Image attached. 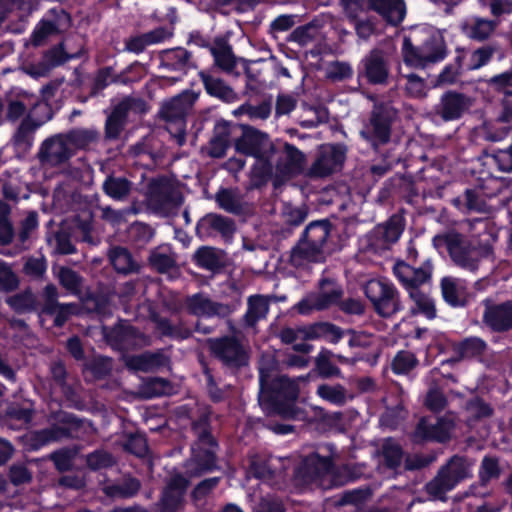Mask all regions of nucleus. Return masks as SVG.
Wrapping results in <instances>:
<instances>
[{
    "mask_svg": "<svg viewBox=\"0 0 512 512\" xmlns=\"http://www.w3.org/2000/svg\"><path fill=\"white\" fill-rule=\"evenodd\" d=\"M466 226L468 238L452 230L436 235L433 245L437 249H446L456 266L474 273L483 259L492 257L493 234L487 219L468 220Z\"/></svg>",
    "mask_w": 512,
    "mask_h": 512,
    "instance_id": "nucleus-1",
    "label": "nucleus"
},
{
    "mask_svg": "<svg viewBox=\"0 0 512 512\" xmlns=\"http://www.w3.org/2000/svg\"><path fill=\"white\" fill-rule=\"evenodd\" d=\"M238 152L255 158L251 170L254 182L263 180L270 173L271 167L267 164L269 155L273 152L274 145L268 135L251 127H244L242 135L235 141Z\"/></svg>",
    "mask_w": 512,
    "mask_h": 512,
    "instance_id": "nucleus-2",
    "label": "nucleus"
},
{
    "mask_svg": "<svg viewBox=\"0 0 512 512\" xmlns=\"http://www.w3.org/2000/svg\"><path fill=\"white\" fill-rule=\"evenodd\" d=\"M305 163V155L295 146L285 143L282 150L273 148L267 164L271 167L270 173L263 177L262 181L256 180L257 185L273 180L275 186H279L293 176L299 174Z\"/></svg>",
    "mask_w": 512,
    "mask_h": 512,
    "instance_id": "nucleus-3",
    "label": "nucleus"
},
{
    "mask_svg": "<svg viewBox=\"0 0 512 512\" xmlns=\"http://www.w3.org/2000/svg\"><path fill=\"white\" fill-rule=\"evenodd\" d=\"M196 99L197 95L195 93L184 92L164 102L161 107L160 114L166 121V128L176 139L178 145L185 143V117L191 111Z\"/></svg>",
    "mask_w": 512,
    "mask_h": 512,
    "instance_id": "nucleus-4",
    "label": "nucleus"
},
{
    "mask_svg": "<svg viewBox=\"0 0 512 512\" xmlns=\"http://www.w3.org/2000/svg\"><path fill=\"white\" fill-rule=\"evenodd\" d=\"M472 463L463 457L454 456L443 466L437 476L426 485L429 495L444 499L445 494L459 482L471 477Z\"/></svg>",
    "mask_w": 512,
    "mask_h": 512,
    "instance_id": "nucleus-5",
    "label": "nucleus"
},
{
    "mask_svg": "<svg viewBox=\"0 0 512 512\" xmlns=\"http://www.w3.org/2000/svg\"><path fill=\"white\" fill-rule=\"evenodd\" d=\"M306 381L305 377H300L297 380L289 379L285 376H280L275 379L267 388V392L271 395V408L263 409L267 414H279L286 418H293L296 416L294 401L299 394V382Z\"/></svg>",
    "mask_w": 512,
    "mask_h": 512,
    "instance_id": "nucleus-6",
    "label": "nucleus"
},
{
    "mask_svg": "<svg viewBox=\"0 0 512 512\" xmlns=\"http://www.w3.org/2000/svg\"><path fill=\"white\" fill-rule=\"evenodd\" d=\"M364 292L375 311L383 317H389L401 310L398 291L386 279L369 280L364 286Z\"/></svg>",
    "mask_w": 512,
    "mask_h": 512,
    "instance_id": "nucleus-7",
    "label": "nucleus"
},
{
    "mask_svg": "<svg viewBox=\"0 0 512 512\" xmlns=\"http://www.w3.org/2000/svg\"><path fill=\"white\" fill-rule=\"evenodd\" d=\"M346 158V148L339 144H324L309 169V176L323 178L341 170Z\"/></svg>",
    "mask_w": 512,
    "mask_h": 512,
    "instance_id": "nucleus-8",
    "label": "nucleus"
},
{
    "mask_svg": "<svg viewBox=\"0 0 512 512\" xmlns=\"http://www.w3.org/2000/svg\"><path fill=\"white\" fill-rule=\"evenodd\" d=\"M343 291L339 285L332 280H322L319 291L310 293L298 304L297 309L301 314H308L313 310H322L330 305L339 303Z\"/></svg>",
    "mask_w": 512,
    "mask_h": 512,
    "instance_id": "nucleus-9",
    "label": "nucleus"
},
{
    "mask_svg": "<svg viewBox=\"0 0 512 512\" xmlns=\"http://www.w3.org/2000/svg\"><path fill=\"white\" fill-rule=\"evenodd\" d=\"M210 349L224 365L236 369L248 363L246 349L234 337H221L209 340Z\"/></svg>",
    "mask_w": 512,
    "mask_h": 512,
    "instance_id": "nucleus-10",
    "label": "nucleus"
},
{
    "mask_svg": "<svg viewBox=\"0 0 512 512\" xmlns=\"http://www.w3.org/2000/svg\"><path fill=\"white\" fill-rule=\"evenodd\" d=\"M184 308L189 314L203 318H223L232 312L228 304L214 301L203 292L187 296L184 300Z\"/></svg>",
    "mask_w": 512,
    "mask_h": 512,
    "instance_id": "nucleus-11",
    "label": "nucleus"
},
{
    "mask_svg": "<svg viewBox=\"0 0 512 512\" xmlns=\"http://www.w3.org/2000/svg\"><path fill=\"white\" fill-rule=\"evenodd\" d=\"M472 106V99L453 90L446 91L435 106V114L442 120L454 121L460 119Z\"/></svg>",
    "mask_w": 512,
    "mask_h": 512,
    "instance_id": "nucleus-12",
    "label": "nucleus"
},
{
    "mask_svg": "<svg viewBox=\"0 0 512 512\" xmlns=\"http://www.w3.org/2000/svg\"><path fill=\"white\" fill-rule=\"evenodd\" d=\"M38 155L42 164L54 167L68 161L74 153L67 137L58 134L42 143Z\"/></svg>",
    "mask_w": 512,
    "mask_h": 512,
    "instance_id": "nucleus-13",
    "label": "nucleus"
},
{
    "mask_svg": "<svg viewBox=\"0 0 512 512\" xmlns=\"http://www.w3.org/2000/svg\"><path fill=\"white\" fill-rule=\"evenodd\" d=\"M393 270L397 279L410 292V289H418L430 280L433 265L430 260H427L416 269L404 262H399L395 264Z\"/></svg>",
    "mask_w": 512,
    "mask_h": 512,
    "instance_id": "nucleus-14",
    "label": "nucleus"
},
{
    "mask_svg": "<svg viewBox=\"0 0 512 512\" xmlns=\"http://www.w3.org/2000/svg\"><path fill=\"white\" fill-rule=\"evenodd\" d=\"M102 334L107 343L120 350L130 349L146 344V339L133 327L126 324H120L113 329L103 327Z\"/></svg>",
    "mask_w": 512,
    "mask_h": 512,
    "instance_id": "nucleus-15",
    "label": "nucleus"
},
{
    "mask_svg": "<svg viewBox=\"0 0 512 512\" xmlns=\"http://www.w3.org/2000/svg\"><path fill=\"white\" fill-rule=\"evenodd\" d=\"M361 135L373 146L384 144L390 137V116L383 108L376 107L372 113L370 123Z\"/></svg>",
    "mask_w": 512,
    "mask_h": 512,
    "instance_id": "nucleus-16",
    "label": "nucleus"
},
{
    "mask_svg": "<svg viewBox=\"0 0 512 512\" xmlns=\"http://www.w3.org/2000/svg\"><path fill=\"white\" fill-rule=\"evenodd\" d=\"M483 322L494 331H506L512 328V302L502 304L485 303Z\"/></svg>",
    "mask_w": 512,
    "mask_h": 512,
    "instance_id": "nucleus-17",
    "label": "nucleus"
},
{
    "mask_svg": "<svg viewBox=\"0 0 512 512\" xmlns=\"http://www.w3.org/2000/svg\"><path fill=\"white\" fill-rule=\"evenodd\" d=\"M259 381H260V393H259V404L263 409H270L272 400L271 395L267 392V388L270 384L279 378L277 374V362L273 355H263L259 362Z\"/></svg>",
    "mask_w": 512,
    "mask_h": 512,
    "instance_id": "nucleus-18",
    "label": "nucleus"
},
{
    "mask_svg": "<svg viewBox=\"0 0 512 512\" xmlns=\"http://www.w3.org/2000/svg\"><path fill=\"white\" fill-rule=\"evenodd\" d=\"M326 258V249L310 244L303 238L291 249L289 262L296 268L307 267L311 263H319Z\"/></svg>",
    "mask_w": 512,
    "mask_h": 512,
    "instance_id": "nucleus-19",
    "label": "nucleus"
},
{
    "mask_svg": "<svg viewBox=\"0 0 512 512\" xmlns=\"http://www.w3.org/2000/svg\"><path fill=\"white\" fill-rule=\"evenodd\" d=\"M454 425V419L451 416L439 419L435 425L423 419L416 428L415 437L420 440L445 441L450 437Z\"/></svg>",
    "mask_w": 512,
    "mask_h": 512,
    "instance_id": "nucleus-20",
    "label": "nucleus"
},
{
    "mask_svg": "<svg viewBox=\"0 0 512 512\" xmlns=\"http://www.w3.org/2000/svg\"><path fill=\"white\" fill-rule=\"evenodd\" d=\"M188 480L181 475L171 477L162 498L161 512H175L182 503Z\"/></svg>",
    "mask_w": 512,
    "mask_h": 512,
    "instance_id": "nucleus-21",
    "label": "nucleus"
},
{
    "mask_svg": "<svg viewBox=\"0 0 512 512\" xmlns=\"http://www.w3.org/2000/svg\"><path fill=\"white\" fill-rule=\"evenodd\" d=\"M367 7L377 12L387 22L399 24L405 16V4L403 0H366Z\"/></svg>",
    "mask_w": 512,
    "mask_h": 512,
    "instance_id": "nucleus-22",
    "label": "nucleus"
},
{
    "mask_svg": "<svg viewBox=\"0 0 512 512\" xmlns=\"http://www.w3.org/2000/svg\"><path fill=\"white\" fill-rule=\"evenodd\" d=\"M46 303L43 306V312L55 315V324L57 326L63 325L67 316L76 312V306L73 304H60L56 301L57 289L53 285H48L45 288Z\"/></svg>",
    "mask_w": 512,
    "mask_h": 512,
    "instance_id": "nucleus-23",
    "label": "nucleus"
},
{
    "mask_svg": "<svg viewBox=\"0 0 512 512\" xmlns=\"http://www.w3.org/2000/svg\"><path fill=\"white\" fill-rule=\"evenodd\" d=\"M363 64L365 67L366 77L370 82H385L388 76V71L383 56L379 51H372L367 57H365Z\"/></svg>",
    "mask_w": 512,
    "mask_h": 512,
    "instance_id": "nucleus-24",
    "label": "nucleus"
},
{
    "mask_svg": "<svg viewBox=\"0 0 512 512\" xmlns=\"http://www.w3.org/2000/svg\"><path fill=\"white\" fill-rule=\"evenodd\" d=\"M269 310L268 298L262 295H253L248 298L247 311L244 315L245 325L254 327L258 321L264 319Z\"/></svg>",
    "mask_w": 512,
    "mask_h": 512,
    "instance_id": "nucleus-25",
    "label": "nucleus"
},
{
    "mask_svg": "<svg viewBox=\"0 0 512 512\" xmlns=\"http://www.w3.org/2000/svg\"><path fill=\"white\" fill-rule=\"evenodd\" d=\"M443 298L452 306L463 304L465 298V282L454 277H444L441 280Z\"/></svg>",
    "mask_w": 512,
    "mask_h": 512,
    "instance_id": "nucleus-26",
    "label": "nucleus"
},
{
    "mask_svg": "<svg viewBox=\"0 0 512 512\" xmlns=\"http://www.w3.org/2000/svg\"><path fill=\"white\" fill-rule=\"evenodd\" d=\"M497 25L496 21L473 17L463 24V31L470 38L484 40L494 32Z\"/></svg>",
    "mask_w": 512,
    "mask_h": 512,
    "instance_id": "nucleus-27",
    "label": "nucleus"
},
{
    "mask_svg": "<svg viewBox=\"0 0 512 512\" xmlns=\"http://www.w3.org/2000/svg\"><path fill=\"white\" fill-rule=\"evenodd\" d=\"M332 469L331 460L318 455L307 457L303 463V473L311 480L330 474Z\"/></svg>",
    "mask_w": 512,
    "mask_h": 512,
    "instance_id": "nucleus-28",
    "label": "nucleus"
},
{
    "mask_svg": "<svg viewBox=\"0 0 512 512\" xmlns=\"http://www.w3.org/2000/svg\"><path fill=\"white\" fill-rule=\"evenodd\" d=\"M330 234V224L321 220L310 223L304 230L302 238L310 244L326 249V241Z\"/></svg>",
    "mask_w": 512,
    "mask_h": 512,
    "instance_id": "nucleus-29",
    "label": "nucleus"
},
{
    "mask_svg": "<svg viewBox=\"0 0 512 512\" xmlns=\"http://www.w3.org/2000/svg\"><path fill=\"white\" fill-rule=\"evenodd\" d=\"M166 363V358L160 353H144L127 358L126 365L133 370L150 371Z\"/></svg>",
    "mask_w": 512,
    "mask_h": 512,
    "instance_id": "nucleus-30",
    "label": "nucleus"
},
{
    "mask_svg": "<svg viewBox=\"0 0 512 512\" xmlns=\"http://www.w3.org/2000/svg\"><path fill=\"white\" fill-rule=\"evenodd\" d=\"M130 100H123L113 110L106 122V135L109 138H116L125 121L126 114L130 108Z\"/></svg>",
    "mask_w": 512,
    "mask_h": 512,
    "instance_id": "nucleus-31",
    "label": "nucleus"
},
{
    "mask_svg": "<svg viewBox=\"0 0 512 512\" xmlns=\"http://www.w3.org/2000/svg\"><path fill=\"white\" fill-rule=\"evenodd\" d=\"M214 57L215 64L226 72H231L235 65L236 59L232 53L231 47L224 41L216 42L210 49Z\"/></svg>",
    "mask_w": 512,
    "mask_h": 512,
    "instance_id": "nucleus-32",
    "label": "nucleus"
},
{
    "mask_svg": "<svg viewBox=\"0 0 512 512\" xmlns=\"http://www.w3.org/2000/svg\"><path fill=\"white\" fill-rule=\"evenodd\" d=\"M201 79L207 92L215 97L224 101L232 102L235 100L236 95L234 91L227 86L221 79L201 73Z\"/></svg>",
    "mask_w": 512,
    "mask_h": 512,
    "instance_id": "nucleus-33",
    "label": "nucleus"
},
{
    "mask_svg": "<svg viewBox=\"0 0 512 512\" xmlns=\"http://www.w3.org/2000/svg\"><path fill=\"white\" fill-rule=\"evenodd\" d=\"M110 262L120 273H131L137 270L138 265L133 260L127 249L122 247L112 248L109 253Z\"/></svg>",
    "mask_w": 512,
    "mask_h": 512,
    "instance_id": "nucleus-34",
    "label": "nucleus"
},
{
    "mask_svg": "<svg viewBox=\"0 0 512 512\" xmlns=\"http://www.w3.org/2000/svg\"><path fill=\"white\" fill-rule=\"evenodd\" d=\"M193 457L187 464V472L190 476H197L204 471L210 470L214 464L213 452L206 448L203 453H198L196 448H192Z\"/></svg>",
    "mask_w": 512,
    "mask_h": 512,
    "instance_id": "nucleus-35",
    "label": "nucleus"
},
{
    "mask_svg": "<svg viewBox=\"0 0 512 512\" xmlns=\"http://www.w3.org/2000/svg\"><path fill=\"white\" fill-rule=\"evenodd\" d=\"M41 123H35L30 118L24 119L14 134L13 141L18 149L23 151L29 149L33 143V135Z\"/></svg>",
    "mask_w": 512,
    "mask_h": 512,
    "instance_id": "nucleus-36",
    "label": "nucleus"
},
{
    "mask_svg": "<svg viewBox=\"0 0 512 512\" xmlns=\"http://www.w3.org/2000/svg\"><path fill=\"white\" fill-rule=\"evenodd\" d=\"M409 296L415 304L413 313H421L428 319H433L436 315V310L433 300L422 289H410Z\"/></svg>",
    "mask_w": 512,
    "mask_h": 512,
    "instance_id": "nucleus-37",
    "label": "nucleus"
},
{
    "mask_svg": "<svg viewBox=\"0 0 512 512\" xmlns=\"http://www.w3.org/2000/svg\"><path fill=\"white\" fill-rule=\"evenodd\" d=\"M402 54L404 63L411 67L425 68L429 65L427 59H429L430 56L423 53L422 46H413L411 41L407 38L403 42Z\"/></svg>",
    "mask_w": 512,
    "mask_h": 512,
    "instance_id": "nucleus-38",
    "label": "nucleus"
},
{
    "mask_svg": "<svg viewBox=\"0 0 512 512\" xmlns=\"http://www.w3.org/2000/svg\"><path fill=\"white\" fill-rule=\"evenodd\" d=\"M308 337L313 339L323 338L331 343H337L343 336V332L335 325L330 323H319L309 326Z\"/></svg>",
    "mask_w": 512,
    "mask_h": 512,
    "instance_id": "nucleus-39",
    "label": "nucleus"
},
{
    "mask_svg": "<svg viewBox=\"0 0 512 512\" xmlns=\"http://www.w3.org/2000/svg\"><path fill=\"white\" fill-rule=\"evenodd\" d=\"M316 393L323 400L337 406H342L347 401V391L345 387L340 384H321L317 387Z\"/></svg>",
    "mask_w": 512,
    "mask_h": 512,
    "instance_id": "nucleus-40",
    "label": "nucleus"
},
{
    "mask_svg": "<svg viewBox=\"0 0 512 512\" xmlns=\"http://www.w3.org/2000/svg\"><path fill=\"white\" fill-rule=\"evenodd\" d=\"M151 202L163 209H170L181 203L179 194L169 185L159 186V192L153 191Z\"/></svg>",
    "mask_w": 512,
    "mask_h": 512,
    "instance_id": "nucleus-41",
    "label": "nucleus"
},
{
    "mask_svg": "<svg viewBox=\"0 0 512 512\" xmlns=\"http://www.w3.org/2000/svg\"><path fill=\"white\" fill-rule=\"evenodd\" d=\"M69 435L67 428L63 426H52L33 434L32 440L36 448L58 441Z\"/></svg>",
    "mask_w": 512,
    "mask_h": 512,
    "instance_id": "nucleus-42",
    "label": "nucleus"
},
{
    "mask_svg": "<svg viewBox=\"0 0 512 512\" xmlns=\"http://www.w3.org/2000/svg\"><path fill=\"white\" fill-rule=\"evenodd\" d=\"M64 136L67 137L70 146H72V151L75 154L78 149H83L94 142L98 134L92 129H75L64 134Z\"/></svg>",
    "mask_w": 512,
    "mask_h": 512,
    "instance_id": "nucleus-43",
    "label": "nucleus"
},
{
    "mask_svg": "<svg viewBox=\"0 0 512 512\" xmlns=\"http://www.w3.org/2000/svg\"><path fill=\"white\" fill-rule=\"evenodd\" d=\"M105 193L115 200L124 199L130 192V182L125 178L108 177L103 183Z\"/></svg>",
    "mask_w": 512,
    "mask_h": 512,
    "instance_id": "nucleus-44",
    "label": "nucleus"
},
{
    "mask_svg": "<svg viewBox=\"0 0 512 512\" xmlns=\"http://www.w3.org/2000/svg\"><path fill=\"white\" fill-rule=\"evenodd\" d=\"M453 204L462 212H480L484 210V202L473 190H466L465 193L453 200Z\"/></svg>",
    "mask_w": 512,
    "mask_h": 512,
    "instance_id": "nucleus-45",
    "label": "nucleus"
},
{
    "mask_svg": "<svg viewBox=\"0 0 512 512\" xmlns=\"http://www.w3.org/2000/svg\"><path fill=\"white\" fill-rule=\"evenodd\" d=\"M461 71V56H458L454 63H450L443 68L440 74L436 77L435 81L432 83V86L437 88L454 84L461 75Z\"/></svg>",
    "mask_w": 512,
    "mask_h": 512,
    "instance_id": "nucleus-46",
    "label": "nucleus"
},
{
    "mask_svg": "<svg viewBox=\"0 0 512 512\" xmlns=\"http://www.w3.org/2000/svg\"><path fill=\"white\" fill-rule=\"evenodd\" d=\"M216 201L222 209L230 213H238L242 210V198L238 191L221 190L216 195Z\"/></svg>",
    "mask_w": 512,
    "mask_h": 512,
    "instance_id": "nucleus-47",
    "label": "nucleus"
},
{
    "mask_svg": "<svg viewBox=\"0 0 512 512\" xmlns=\"http://www.w3.org/2000/svg\"><path fill=\"white\" fill-rule=\"evenodd\" d=\"M203 224L221 233L224 237L231 236L235 231L233 220L218 214H208L204 217Z\"/></svg>",
    "mask_w": 512,
    "mask_h": 512,
    "instance_id": "nucleus-48",
    "label": "nucleus"
},
{
    "mask_svg": "<svg viewBox=\"0 0 512 512\" xmlns=\"http://www.w3.org/2000/svg\"><path fill=\"white\" fill-rule=\"evenodd\" d=\"M198 266L207 270H216L221 266V258L218 252L211 247H202L194 255Z\"/></svg>",
    "mask_w": 512,
    "mask_h": 512,
    "instance_id": "nucleus-49",
    "label": "nucleus"
},
{
    "mask_svg": "<svg viewBox=\"0 0 512 512\" xmlns=\"http://www.w3.org/2000/svg\"><path fill=\"white\" fill-rule=\"evenodd\" d=\"M333 356L334 354L331 351L322 349L315 359L319 374L324 378L341 376L340 369L331 363V358Z\"/></svg>",
    "mask_w": 512,
    "mask_h": 512,
    "instance_id": "nucleus-50",
    "label": "nucleus"
},
{
    "mask_svg": "<svg viewBox=\"0 0 512 512\" xmlns=\"http://www.w3.org/2000/svg\"><path fill=\"white\" fill-rule=\"evenodd\" d=\"M422 51L427 54V56H430V58L427 59L428 64L439 62L443 60L446 55L444 42L439 37L428 39L422 45Z\"/></svg>",
    "mask_w": 512,
    "mask_h": 512,
    "instance_id": "nucleus-51",
    "label": "nucleus"
},
{
    "mask_svg": "<svg viewBox=\"0 0 512 512\" xmlns=\"http://www.w3.org/2000/svg\"><path fill=\"white\" fill-rule=\"evenodd\" d=\"M418 361L415 355L409 351H400L392 361V369L397 374H406L414 369Z\"/></svg>",
    "mask_w": 512,
    "mask_h": 512,
    "instance_id": "nucleus-52",
    "label": "nucleus"
},
{
    "mask_svg": "<svg viewBox=\"0 0 512 512\" xmlns=\"http://www.w3.org/2000/svg\"><path fill=\"white\" fill-rule=\"evenodd\" d=\"M149 261L150 264L160 272H165L174 265V258L169 249L164 247L152 251Z\"/></svg>",
    "mask_w": 512,
    "mask_h": 512,
    "instance_id": "nucleus-53",
    "label": "nucleus"
},
{
    "mask_svg": "<svg viewBox=\"0 0 512 512\" xmlns=\"http://www.w3.org/2000/svg\"><path fill=\"white\" fill-rule=\"evenodd\" d=\"M406 80L405 90L410 97L424 98L427 96V86L425 81L416 74H407L403 76Z\"/></svg>",
    "mask_w": 512,
    "mask_h": 512,
    "instance_id": "nucleus-54",
    "label": "nucleus"
},
{
    "mask_svg": "<svg viewBox=\"0 0 512 512\" xmlns=\"http://www.w3.org/2000/svg\"><path fill=\"white\" fill-rule=\"evenodd\" d=\"M140 483L136 479H127L122 484L112 485L106 488L107 494L114 497H131L137 493Z\"/></svg>",
    "mask_w": 512,
    "mask_h": 512,
    "instance_id": "nucleus-55",
    "label": "nucleus"
},
{
    "mask_svg": "<svg viewBox=\"0 0 512 512\" xmlns=\"http://www.w3.org/2000/svg\"><path fill=\"white\" fill-rule=\"evenodd\" d=\"M500 469L498 461L491 457H485L482 460L479 477L483 485H486L490 480L498 478Z\"/></svg>",
    "mask_w": 512,
    "mask_h": 512,
    "instance_id": "nucleus-56",
    "label": "nucleus"
},
{
    "mask_svg": "<svg viewBox=\"0 0 512 512\" xmlns=\"http://www.w3.org/2000/svg\"><path fill=\"white\" fill-rule=\"evenodd\" d=\"M59 281L69 292L76 294L80 291L81 278L69 268H60Z\"/></svg>",
    "mask_w": 512,
    "mask_h": 512,
    "instance_id": "nucleus-57",
    "label": "nucleus"
},
{
    "mask_svg": "<svg viewBox=\"0 0 512 512\" xmlns=\"http://www.w3.org/2000/svg\"><path fill=\"white\" fill-rule=\"evenodd\" d=\"M486 344L480 338H468L458 346V352L462 357H474L483 353Z\"/></svg>",
    "mask_w": 512,
    "mask_h": 512,
    "instance_id": "nucleus-58",
    "label": "nucleus"
},
{
    "mask_svg": "<svg viewBox=\"0 0 512 512\" xmlns=\"http://www.w3.org/2000/svg\"><path fill=\"white\" fill-rule=\"evenodd\" d=\"M383 455L390 467H396L401 463L402 451L398 443L392 439L385 440L383 444Z\"/></svg>",
    "mask_w": 512,
    "mask_h": 512,
    "instance_id": "nucleus-59",
    "label": "nucleus"
},
{
    "mask_svg": "<svg viewBox=\"0 0 512 512\" xmlns=\"http://www.w3.org/2000/svg\"><path fill=\"white\" fill-rule=\"evenodd\" d=\"M234 113L235 115L246 114L251 119H266L271 113V108L270 105L266 103H262L258 106L242 105L235 110Z\"/></svg>",
    "mask_w": 512,
    "mask_h": 512,
    "instance_id": "nucleus-60",
    "label": "nucleus"
},
{
    "mask_svg": "<svg viewBox=\"0 0 512 512\" xmlns=\"http://www.w3.org/2000/svg\"><path fill=\"white\" fill-rule=\"evenodd\" d=\"M6 214V206L0 202V244L2 245L9 244L14 237L13 227L7 219Z\"/></svg>",
    "mask_w": 512,
    "mask_h": 512,
    "instance_id": "nucleus-61",
    "label": "nucleus"
},
{
    "mask_svg": "<svg viewBox=\"0 0 512 512\" xmlns=\"http://www.w3.org/2000/svg\"><path fill=\"white\" fill-rule=\"evenodd\" d=\"M189 60V53L184 49H175L165 54L164 61L173 69L183 68Z\"/></svg>",
    "mask_w": 512,
    "mask_h": 512,
    "instance_id": "nucleus-62",
    "label": "nucleus"
},
{
    "mask_svg": "<svg viewBox=\"0 0 512 512\" xmlns=\"http://www.w3.org/2000/svg\"><path fill=\"white\" fill-rule=\"evenodd\" d=\"M133 213L134 211L132 209L114 210L110 207H104L102 209L103 219L114 226H119L126 222L127 216Z\"/></svg>",
    "mask_w": 512,
    "mask_h": 512,
    "instance_id": "nucleus-63",
    "label": "nucleus"
},
{
    "mask_svg": "<svg viewBox=\"0 0 512 512\" xmlns=\"http://www.w3.org/2000/svg\"><path fill=\"white\" fill-rule=\"evenodd\" d=\"M491 160L498 166L501 171H512V148L497 151Z\"/></svg>",
    "mask_w": 512,
    "mask_h": 512,
    "instance_id": "nucleus-64",
    "label": "nucleus"
}]
</instances>
